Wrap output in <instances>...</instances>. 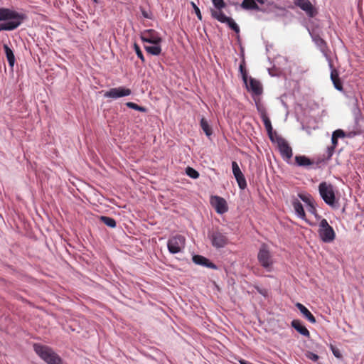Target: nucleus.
I'll return each mask as SVG.
<instances>
[{
  "label": "nucleus",
  "mask_w": 364,
  "mask_h": 364,
  "mask_svg": "<svg viewBox=\"0 0 364 364\" xmlns=\"http://www.w3.org/2000/svg\"><path fill=\"white\" fill-rule=\"evenodd\" d=\"M312 40L316 46L319 48L323 55L326 57V58L329 60L330 67L332 68L333 65L331 62L330 56H329V48L327 46V43L318 35V34H311Z\"/></svg>",
  "instance_id": "obj_11"
},
{
  "label": "nucleus",
  "mask_w": 364,
  "mask_h": 364,
  "mask_svg": "<svg viewBox=\"0 0 364 364\" xmlns=\"http://www.w3.org/2000/svg\"><path fill=\"white\" fill-rule=\"evenodd\" d=\"M294 159V164L300 167L309 168L314 164L312 160L304 155H296Z\"/></svg>",
  "instance_id": "obj_21"
},
{
  "label": "nucleus",
  "mask_w": 364,
  "mask_h": 364,
  "mask_svg": "<svg viewBox=\"0 0 364 364\" xmlns=\"http://www.w3.org/2000/svg\"><path fill=\"white\" fill-rule=\"evenodd\" d=\"M134 49L138 58H139L141 60V61L144 63L145 61L143 53L140 49L139 46L136 43H134Z\"/></svg>",
  "instance_id": "obj_33"
},
{
  "label": "nucleus",
  "mask_w": 364,
  "mask_h": 364,
  "mask_svg": "<svg viewBox=\"0 0 364 364\" xmlns=\"http://www.w3.org/2000/svg\"><path fill=\"white\" fill-rule=\"evenodd\" d=\"M318 191L320 196L324 202L328 205L334 207L336 196L333 186L326 182H322L318 186Z\"/></svg>",
  "instance_id": "obj_4"
},
{
  "label": "nucleus",
  "mask_w": 364,
  "mask_h": 364,
  "mask_svg": "<svg viewBox=\"0 0 364 364\" xmlns=\"http://www.w3.org/2000/svg\"><path fill=\"white\" fill-rule=\"evenodd\" d=\"M25 18L23 14L7 8H0V21H4L0 23V31L15 30Z\"/></svg>",
  "instance_id": "obj_1"
},
{
  "label": "nucleus",
  "mask_w": 364,
  "mask_h": 364,
  "mask_svg": "<svg viewBox=\"0 0 364 364\" xmlns=\"http://www.w3.org/2000/svg\"><path fill=\"white\" fill-rule=\"evenodd\" d=\"M33 350L48 364H63L60 357L47 346L35 343Z\"/></svg>",
  "instance_id": "obj_2"
},
{
  "label": "nucleus",
  "mask_w": 364,
  "mask_h": 364,
  "mask_svg": "<svg viewBox=\"0 0 364 364\" xmlns=\"http://www.w3.org/2000/svg\"><path fill=\"white\" fill-rule=\"evenodd\" d=\"M291 326L302 336L310 338L309 331L303 325L302 322L298 319H294L291 323Z\"/></svg>",
  "instance_id": "obj_20"
},
{
  "label": "nucleus",
  "mask_w": 364,
  "mask_h": 364,
  "mask_svg": "<svg viewBox=\"0 0 364 364\" xmlns=\"http://www.w3.org/2000/svg\"><path fill=\"white\" fill-rule=\"evenodd\" d=\"M131 94H132V90L129 88H127L125 87H118L111 88L108 91L105 92L104 96L105 97L117 99L119 97L129 96Z\"/></svg>",
  "instance_id": "obj_12"
},
{
  "label": "nucleus",
  "mask_w": 364,
  "mask_h": 364,
  "mask_svg": "<svg viewBox=\"0 0 364 364\" xmlns=\"http://www.w3.org/2000/svg\"><path fill=\"white\" fill-rule=\"evenodd\" d=\"M186 173L189 177L193 179L198 178L200 176L199 173L191 167H187L186 169Z\"/></svg>",
  "instance_id": "obj_31"
},
{
  "label": "nucleus",
  "mask_w": 364,
  "mask_h": 364,
  "mask_svg": "<svg viewBox=\"0 0 364 364\" xmlns=\"http://www.w3.org/2000/svg\"><path fill=\"white\" fill-rule=\"evenodd\" d=\"M126 105L129 108H131V109H133L141 112H146V109L144 107L139 106L137 104L132 102H127Z\"/></svg>",
  "instance_id": "obj_30"
},
{
  "label": "nucleus",
  "mask_w": 364,
  "mask_h": 364,
  "mask_svg": "<svg viewBox=\"0 0 364 364\" xmlns=\"http://www.w3.org/2000/svg\"><path fill=\"white\" fill-rule=\"evenodd\" d=\"M294 4L306 12L309 17H314L317 11L309 0H294Z\"/></svg>",
  "instance_id": "obj_14"
},
{
  "label": "nucleus",
  "mask_w": 364,
  "mask_h": 364,
  "mask_svg": "<svg viewBox=\"0 0 364 364\" xmlns=\"http://www.w3.org/2000/svg\"><path fill=\"white\" fill-rule=\"evenodd\" d=\"M240 71L245 84L247 85V74L245 69V66L244 65V62L240 65Z\"/></svg>",
  "instance_id": "obj_32"
},
{
  "label": "nucleus",
  "mask_w": 364,
  "mask_h": 364,
  "mask_svg": "<svg viewBox=\"0 0 364 364\" xmlns=\"http://www.w3.org/2000/svg\"><path fill=\"white\" fill-rule=\"evenodd\" d=\"M331 141H332L331 146H334L336 148L338 144V139L333 134H332V137H331Z\"/></svg>",
  "instance_id": "obj_42"
},
{
  "label": "nucleus",
  "mask_w": 364,
  "mask_h": 364,
  "mask_svg": "<svg viewBox=\"0 0 364 364\" xmlns=\"http://www.w3.org/2000/svg\"><path fill=\"white\" fill-rule=\"evenodd\" d=\"M257 4L272 5L269 0H243L240 6L245 10L262 11Z\"/></svg>",
  "instance_id": "obj_15"
},
{
  "label": "nucleus",
  "mask_w": 364,
  "mask_h": 364,
  "mask_svg": "<svg viewBox=\"0 0 364 364\" xmlns=\"http://www.w3.org/2000/svg\"><path fill=\"white\" fill-rule=\"evenodd\" d=\"M192 6L193 7L194 11H195L197 17L198 18V19L200 21H201L202 20V15H201L200 9L193 2H192Z\"/></svg>",
  "instance_id": "obj_38"
},
{
  "label": "nucleus",
  "mask_w": 364,
  "mask_h": 364,
  "mask_svg": "<svg viewBox=\"0 0 364 364\" xmlns=\"http://www.w3.org/2000/svg\"><path fill=\"white\" fill-rule=\"evenodd\" d=\"M333 135L335 136L337 139L345 137V132L342 129H337L333 132Z\"/></svg>",
  "instance_id": "obj_37"
},
{
  "label": "nucleus",
  "mask_w": 364,
  "mask_h": 364,
  "mask_svg": "<svg viewBox=\"0 0 364 364\" xmlns=\"http://www.w3.org/2000/svg\"><path fill=\"white\" fill-rule=\"evenodd\" d=\"M257 259L260 265L267 272H272L273 269L274 259L266 244H262L257 254Z\"/></svg>",
  "instance_id": "obj_3"
},
{
  "label": "nucleus",
  "mask_w": 364,
  "mask_h": 364,
  "mask_svg": "<svg viewBox=\"0 0 364 364\" xmlns=\"http://www.w3.org/2000/svg\"><path fill=\"white\" fill-rule=\"evenodd\" d=\"M232 168L233 175L238 183V186L240 189H245L247 187L246 179L236 161L232 162Z\"/></svg>",
  "instance_id": "obj_16"
},
{
  "label": "nucleus",
  "mask_w": 364,
  "mask_h": 364,
  "mask_svg": "<svg viewBox=\"0 0 364 364\" xmlns=\"http://www.w3.org/2000/svg\"><path fill=\"white\" fill-rule=\"evenodd\" d=\"M141 39L143 42L152 43L154 45L160 44L162 41L159 33L154 29H148L142 32Z\"/></svg>",
  "instance_id": "obj_10"
},
{
  "label": "nucleus",
  "mask_w": 364,
  "mask_h": 364,
  "mask_svg": "<svg viewBox=\"0 0 364 364\" xmlns=\"http://www.w3.org/2000/svg\"><path fill=\"white\" fill-rule=\"evenodd\" d=\"M305 355L307 358L311 360L314 362H317L319 358L318 355H316L311 351H307Z\"/></svg>",
  "instance_id": "obj_34"
},
{
  "label": "nucleus",
  "mask_w": 364,
  "mask_h": 364,
  "mask_svg": "<svg viewBox=\"0 0 364 364\" xmlns=\"http://www.w3.org/2000/svg\"><path fill=\"white\" fill-rule=\"evenodd\" d=\"M4 49L9 65L13 67L15 63V56L12 50L6 44L4 45Z\"/></svg>",
  "instance_id": "obj_25"
},
{
  "label": "nucleus",
  "mask_w": 364,
  "mask_h": 364,
  "mask_svg": "<svg viewBox=\"0 0 364 364\" xmlns=\"http://www.w3.org/2000/svg\"><path fill=\"white\" fill-rule=\"evenodd\" d=\"M200 124L201 129L203 130V132L205 133V134L208 136H210L212 134V129L210 127V125H209L208 122H207V120L204 117H203L200 119Z\"/></svg>",
  "instance_id": "obj_27"
},
{
  "label": "nucleus",
  "mask_w": 364,
  "mask_h": 364,
  "mask_svg": "<svg viewBox=\"0 0 364 364\" xmlns=\"http://www.w3.org/2000/svg\"><path fill=\"white\" fill-rule=\"evenodd\" d=\"M259 111L260 112L261 118L263 121L264 125L265 127V129L267 132V134L272 141H274V139L276 138V132H273V128L272 126L271 121L269 118L267 117V113L264 109H259Z\"/></svg>",
  "instance_id": "obj_17"
},
{
  "label": "nucleus",
  "mask_w": 364,
  "mask_h": 364,
  "mask_svg": "<svg viewBox=\"0 0 364 364\" xmlns=\"http://www.w3.org/2000/svg\"><path fill=\"white\" fill-rule=\"evenodd\" d=\"M292 205H293L294 209L296 213L297 214V215L300 218H301L303 220H306V213H305V211L304 210L301 203L299 200L296 199L292 202Z\"/></svg>",
  "instance_id": "obj_24"
},
{
  "label": "nucleus",
  "mask_w": 364,
  "mask_h": 364,
  "mask_svg": "<svg viewBox=\"0 0 364 364\" xmlns=\"http://www.w3.org/2000/svg\"><path fill=\"white\" fill-rule=\"evenodd\" d=\"M208 237L212 245L215 248L224 247L228 243V238L226 235L218 229L209 232Z\"/></svg>",
  "instance_id": "obj_7"
},
{
  "label": "nucleus",
  "mask_w": 364,
  "mask_h": 364,
  "mask_svg": "<svg viewBox=\"0 0 364 364\" xmlns=\"http://www.w3.org/2000/svg\"><path fill=\"white\" fill-rule=\"evenodd\" d=\"M331 79L336 89L340 91L343 90V85L340 80L338 72L334 68L331 69Z\"/></svg>",
  "instance_id": "obj_23"
},
{
  "label": "nucleus",
  "mask_w": 364,
  "mask_h": 364,
  "mask_svg": "<svg viewBox=\"0 0 364 364\" xmlns=\"http://www.w3.org/2000/svg\"><path fill=\"white\" fill-rule=\"evenodd\" d=\"M210 13L211 16L213 18L218 20L221 23L228 24V26L235 33H240L239 26L235 22V21L232 18L225 16L223 11H215L214 10L211 9Z\"/></svg>",
  "instance_id": "obj_9"
},
{
  "label": "nucleus",
  "mask_w": 364,
  "mask_h": 364,
  "mask_svg": "<svg viewBox=\"0 0 364 364\" xmlns=\"http://www.w3.org/2000/svg\"><path fill=\"white\" fill-rule=\"evenodd\" d=\"M318 232L320 238L324 242H331L336 237L335 231L325 218L321 220Z\"/></svg>",
  "instance_id": "obj_5"
},
{
  "label": "nucleus",
  "mask_w": 364,
  "mask_h": 364,
  "mask_svg": "<svg viewBox=\"0 0 364 364\" xmlns=\"http://www.w3.org/2000/svg\"><path fill=\"white\" fill-rule=\"evenodd\" d=\"M296 306L300 311V312L303 314V316L311 323H315L316 322V318L310 312V311L304 306L301 303H296Z\"/></svg>",
  "instance_id": "obj_22"
},
{
  "label": "nucleus",
  "mask_w": 364,
  "mask_h": 364,
  "mask_svg": "<svg viewBox=\"0 0 364 364\" xmlns=\"http://www.w3.org/2000/svg\"><path fill=\"white\" fill-rule=\"evenodd\" d=\"M330 348H331V351H332V353H333V355L335 357H336L337 358H342V355L341 353V351H340V350L338 348L333 346V345H331Z\"/></svg>",
  "instance_id": "obj_35"
},
{
  "label": "nucleus",
  "mask_w": 364,
  "mask_h": 364,
  "mask_svg": "<svg viewBox=\"0 0 364 364\" xmlns=\"http://www.w3.org/2000/svg\"><path fill=\"white\" fill-rule=\"evenodd\" d=\"M239 362L240 364H250V363L243 359L240 360Z\"/></svg>",
  "instance_id": "obj_43"
},
{
  "label": "nucleus",
  "mask_w": 364,
  "mask_h": 364,
  "mask_svg": "<svg viewBox=\"0 0 364 364\" xmlns=\"http://www.w3.org/2000/svg\"><path fill=\"white\" fill-rule=\"evenodd\" d=\"M94 2L97 3L98 0H93Z\"/></svg>",
  "instance_id": "obj_44"
},
{
  "label": "nucleus",
  "mask_w": 364,
  "mask_h": 364,
  "mask_svg": "<svg viewBox=\"0 0 364 364\" xmlns=\"http://www.w3.org/2000/svg\"><path fill=\"white\" fill-rule=\"evenodd\" d=\"M100 220L109 228H115L117 225L116 221L114 218L108 216H101Z\"/></svg>",
  "instance_id": "obj_28"
},
{
  "label": "nucleus",
  "mask_w": 364,
  "mask_h": 364,
  "mask_svg": "<svg viewBox=\"0 0 364 364\" xmlns=\"http://www.w3.org/2000/svg\"><path fill=\"white\" fill-rule=\"evenodd\" d=\"M335 149L336 148L334 146H331L327 147V150H326L327 159H330L331 158V156H333V154L334 153Z\"/></svg>",
  "instance_id": "obj_39"
},
{
  "label": "nucleus",
  "mask_w": 364,
  "mask_h": 364,
  "mask_svg": "<svg viewBox=\"0 0 364 364\" xmlns=\"http://www.w3.org/2000/svg\"><path fill=\"white\" fill-rule=\"evenodd\" d=\"M186 237L181 235L171 237L167 242V247L170 253L177 254L183 252L186 245Z\"/></svg>",
  "instance_id": "obj_6"
},
{
  "label": "nucleus",
  "mask_w": 364,
  "mask_h": 364,
  "mask_svg": "<svg viewBox=\"0 0 364 364\" xmlns=\"http://www.w3.org/2000/svg\"><path fill=\"white\" fill-rule=\"evenodd\" d=\"M246 87L248 90L252 91L256 95H259L262 92V87L261 83L259 81L252 77L250 78V83L248 84L247 82Z\"/></svg>",
  "instance_id": "obj_19"
},
{
  "label": "nucleus",
  "mask_w": 364,
  "mask_h": 364,
  "mask_svg": "<svg viewBox=\"0 0 364 364\" xmlns=\"http://www.w3.org/2000/svg\"><path fill=\"white\" fill-rule=\"evenodd\" d=\"M145 50L147 53L154 55H159L161 53V48L159 44L151 46H145Z\"/></svg>",
  "instance_id": "obj_26"
},
{
  "label": "nucleus",
  "mask_w": 364,
  "mask_h": 364,
  "mask_svg": "<svg viewBox=\"0 0 364 364\" xmlns=\"http://www.w3.org/2000/svg\"><path fill=\"white\" fill-rule=\"evenodd\" d=\"M215 9V11H222V9L226 6V4L224 0H211Z\"/></svg>",
  "instance_id": "obj_29"
},
{
  "label": "nucleus",
  "mask_w": 364,
  "mask_h": 364,
  "mask_svg": "<svg viewBox=\"0 0 364 364\" xmlns=\"http://www.w3.org/2000/svg\"><path fill=\"white\" fill-rule=\"evenodd\" d=\"M210 204L219 214H223L228 210L226 200L218 196H211Z\"/></svg>",
  "instance_id": "obj_13"
},
{
  "label": "nucleus",
  "mask_w": 364,
  "mask_h": 364,
  "mask_svg": "<svg viewBox=\"0 0 364 364\" xmlns=\"http://www.w3.org/2000/svg\"><path fill=\"white\" fill-rule=\"evenodd\" d=\"M307 210L311 213V214L314 215L316 216V209L314 205V203L309 204V205H307Z\"/></svg>",
  "instance_id": "obj_40"
},
{
  "label": "nucleus",
  "mask_w": 364,
  "mask_h": 364,
  "mask_svg": "<svg viewBox=\"0 0 364 364\" xmlns=\"http://www.w3.org/2000/svg\"><path fill=\"white\" fill-rule=\"evenodd\" d=\"M299 197L301 198V200H302L307 205H309V204L312 203L313 201L311 200V199L309 198V196H307L306 195H304V194H299Z\"/></svg>",
  "instance_id": "obj_36"
},
{
  "label": "nucleus",
  "mask_w": 364,
  "mask_h": 364,
  "mask_svg": "<svg viewBox=\"0 0 364 364\" xmlns=\"http://www.w3.org/2000/svg\"><path fill=\"white\" fill-rule=\"evenodd\" d=\"M255 289H257V292L264 296V297L268 296V291L266 289H262L259 287H255Z\"/></svg>",
  "instance_id": "obj_41"
},
{
  "label": "nucleus",
  "mask_w": 364,
  "mask_h": 364,
  "mask_svg": "<svg viewBox=\"0 0 364 364\" xmlns=\"http://www.w3.org/2000/svg\"><path fill=\"white\" fill-rule=\"evenodd\" d=\"M193 262L198 265L204 266L213 269H216L217 266L209 261L206 257L201 256V255H194L193 257Z\"/></svg>",
  "instance_id": "obj_18"
},
{
  "label": "nucleus",
  "mask_w": 364,
  "mask_h": 364,
  "mask_svg": "<svg viewBox=\"0 0 364 364\" xmlns=\"http://www.w3.org/2000/svg\"><path fill=\"white\" fill-rule=\"evenodd\" d=\"M274 142H276L277 144L278 149L282 158L287 161L290 160L291 158L292 157L293 153L292 149L289 146L287 141L282 138V136L276 135V138Z\"/></svg>",
  "instance_id": "obj_8"
}]
</instances>
